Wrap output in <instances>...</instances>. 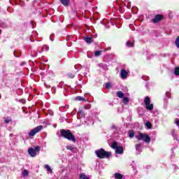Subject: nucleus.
<instances>
[{"instance_id":"1","label":"nucleus","mask_w":179,"mask_h":179,"mask_svg":"<svg viewBox=\"0 0 179 179\" xmlns=\"http://www.w3.org/2000/svg\"><path fill=\"white\" fill-rule=\"evenodd\" d=\"M60 134L65 139H68V141H71L72 142H76L75 136H73L71 130L61 129Z\"/></svg>"},{"instance_id":"30","label":"nucleus","mask_w":179,"mask_h":179,"mask_svg":"<svg viewBox=\"0 0 179 179\" xmlns=\"http://www.w3.org/2000/svg\"><path fill=\"white\" fill-rule=\"evenodd\" d=\"M106 89H110L111 87V83H107L106 84Z\"/></svg>"},{"instance_id":"33","label":"nucleus","mask_w":179,"mask_h":179,"mask_svg":"<svg viewBox=\"0 0 179 179\" xmlns=\"http://www.w3.org/2000/svg\"><path fill=\"white\" fill-rule=\"evenodd\" d=\"M166 96H167V97H169V99H170V92H167L166 93Z\"/></svg>"},{"instance_id":"14","label":"nucleus","mask_w":179,"mask_h":179,"mask_svg":"<svg viewBox=\"0 0 179 179\" xmlns=\"http://www.w3.org/2000/svg\"><path fill=\"white\" fill-rule=\"evenodd\" d=\"M12 121V118L7 117L4 118V122L6 124H9Z\"/></svg>"},{"instance_id":"26","label":"nucleus","mask_w":179,"mask_h":179,"mask_svg":"<svg viewBox=\"0 0 179 179\" xmlns=\"http://www.w3.org/2000/svg\"><path fill=\"white\" fill-rule=\"evenodd\" d=\"M91 108H92V105L90 104H87L84 106L85 110H90Z\"/></svg>"},{"instance_id":"16","label":"nucleus","mask_w":179,"mask_h":179,"mask_svg":"<svg viewBox=\"0 0 179 179\" xmlns=\"http://www.w3.org/2000/svg\"><path fill=\"white\" fill-rule=\"evenodd\" d=\"M80 179H90L89 176H86L85 173H80Z\"/></svg>"},{"instance_id":"23","label":"nucleus","mask_w":179,"mask_h":179,"mask_svg":"<svg viewBox=\"0 0 179 179\" xmlns=\"http://www.w3.org/2000/svg\"><path fill=\"white\" fill-rule=\"evenodd\" d=\"M129 102V99H128L127 97H123V103L124 104H128Z\"/></svg>"},{"instance_id":"28","label":"nucleus","mask_w":179,"mask_h":179,"mask_svg":"<svg viewBox=\"0 0 179 179\" xmlns=\"http://www.w3.org/2000/svg\"><path fill=\"white\" fill-rule=\"evenodd\" d=\"M73 149H75V148H73V147H72V146H71V145H67L66 146V150H73Z\"/></svg>"},{"instance_id":"25","label":"nucleus","mask_w":179,"mask_h":179,"mask_svg":"<svg viewBox=\"0 0 179 179\" xmlns=\"http://www.w3.org/2000/svg\"><path fill=\"white\" fill-rule=\"evenodd\" d=\"M29 175V171L27 170H24V171H22V176L23 177H26V176Z\"/></svg>"},{"instance_id":"20","label":"nucleus","mask_w":179,"mask_h":179,"mask_svg":"<svg viewBox=\"0 0 179 179\" xmlns=\"http://www.w3.org/2000/svg\"><path fill=\"white\" fill-rule=\"evenodd\" d=\"M127 45L128 47H134V42H131V41H129L127 42Z\"/></svg>"},{"instance_id":"3","label":"nucleus","mask_w":179,"mask_h":179,"mask_svg":"<svg viewBox=\"0 0 179 179\" xmlns=\"http://www.w3.org/2000/svg\"><path fill=\"white\" fill-rule=\"evenodd\" d=\"M136 138L138 141H143L146 143L150 142V137L146 134L140 133L138 135L136 136Z\"/></svg>"},{"instance_id":"12","label":"nucleus","mask_w":179,"mask_h":179,"mask_svg":"<svg viewBox=\"0 0 179 179\" xmlns=\"http://www.w3.org/2000/svg\"><path fill=\"white\" fill-rule=\"evenodd\" d=\"M115 178L116 179H122V174L116 173H115Z\"/></svg>"},{"instance_id":"4","label":"nucleus","mask_w":179,"mask_h":179,"mask_svg":"<svg viewBox=\"0 0 179 179\" xmlns=\"http://www.w3.org/2000/svg\"><path fill=\"white\" fill-rule=\"evenodd\" d=\"M40 152V147L36 146L34 148H31L28 149V153L31 157H36L37 156V153Z\"/></svg>"},{"instance_id":"32","label":"nucleus","mask_w":179,"mask_h":179,"mask_svg":"<svg viewBox=\"0 0 179 179\" xmlns=\"http://www.w3.org/2000/svg\"><path fill=\"white\" fill-rule=\"evenodd\" d=\"M140 147H141V144H136V150H138V149H139Z\"/></svg>"},{"instance_id":"7","label":"nucleus","mask_w":179,"mask_h":179,"mask_svg":"<svg viewBox=\"0 0 179 179\" xmlns=\"http://www.w3.org/2000/svg\"><path fill=\"white\" fill-rule=\"evenodd\" d=\"M120 76L122 79H127L128 78V72H127L126 69H122L120 71Z\"/></svg>"},{"instance_id":"11","label":"nucleus","mask_w":179,"mask_h":179,"mask_svg":"<svg viewBox=\"0 0 179 179\" xmlns=\"http://www.w3.org/2000/svg\"><path fill=\"white\" fill-rule=\"evenodd\" d=\"M84 40L87 42V44H92V42L93 41L92 37H85Z\"/></svg>"},{"instance_id":"10","label":"nucleus","mask_w":179,"mask_h":179,"mask_svg":"<svg viewBox=\"0 0 179 179\" xmlns=\"http://www.w3.org/2000/svg\"><path fill=\"white\" fill-rule=\"evenodd\" d=\"M62 5L64 6H68L69 5V0H59Z\"/></svg>"},{"instance_id":"15","label":"nucleus","mask_w":179,"mask_h":179,"mask_svg":"<svg viewBox=\"0 0 179 179\" xmlns=\"http://www.w3.org/2000/svg\"><path fill=\"white\" fill-rule=\"evenodd\" d=\"M45 169H46L47 171H48L49 173H52V169H51V167H50V165L45 164Z\"/></svg>"},{"instance_id":"29","label":"nucleus","mask_w":179,"mask_h":179,"mask_svg":"<svg viewBox=\"0 0 179 179\" xmlns=\"http://www.w3.org/2000/svg\"><path fill=\"white\" fill-rule=\"evenodd\" d=\"M68 76H69V78H71V79H73V78H75V74H73V73H69Z\"/></svg>"},{"instance_id":"2","label":"nucleus","mask_w":179,"mask_h":179,"mask_svg":"<svg viewBox=\"0 0 179 179\" xmlns=\"http://www.w3.org/2000/svg\"><path fill=\"white\" fill-rule=\"evenodd\" d=\"M95 153L99 159H104V157L108 158L111 155L110 152L104 150L103 148L96 150Z\"/></svg>"},{"instance_id":"5","label":"nucleus","mask_w":179,"mask_h":179,"mask_svg":"<svg viewBox=\"0 0 179 179\" xmlns=\"http://www.w3.org/2000/svg\"><path fill=\"white\" fill-rule=\"evenodd\" d=\"M144 103L145 104V108L152 111L153 110V103H150V98L149 96H145L144 99Z\"/></svg>"},{"instance_id":"31","label":"nucleus","mask_w":179,"mask_h":179,"mask_svg":"<svg viewBox=\"0 0 179 179\" xmlns=\"http://www.w3.org/2000/svg\"><path fill=\"white\" fill-rule=\"evenodd\" d=\"M175 124L177 125V127H178L179 128V119L176 118L175 119Z\"/></svg>"},{"instance_id":"19","label":"nucleus","mask_w":179,"mask_h":179,"mask_svg":"<svg viewBox=\"0 0 179 179\" xmlns=\"http://www.w3.org/2000/svg\"><path fill=\"white\" fill-rule=\"evenodd\" d=\"M129 138H134L135 136V134L134 133V131H129Z\"/></svg>"},{"instance_id":"21","label":"nucleus","mask_w":179,"mask_h":179,"mask_svg":"<svg viewBox=\"0 0 179 179\" xmlns=\"http://www.w3.org/2000/svg\"><path fill=\"white\" fill-rule=\"evenodd\" d=\"M145 126L147 128H148V129H150L152 128V123H150V122H147L145 123Z\"/></svg>"},{"instance_id":"36","label":"nucleus","mask_w":179,"mask_h":179,"mask_svg":"<svg viewBox=\"0 0 179 179\" xmlns=\"http://www.w3.org/2000/svg\"><path fill=\"white\" fill-rule=\"evenodd\" d=\"M0 34H1V29H0Z\"/></svg>"},{"instance_id":"6","label":"nucleus","mask_w":179,"mask_h":179,"mask_svg":"<svg viewBox=\"0 0 179 179\" xmlns=\"http://www.w3.org/2000/svg\"><path fill=\"white\" fill-rule=\"evenodd\" d=\"M41 129H43V126L42 125L38 126L30 131V132L29 133V136H34V135H36V134H38V132H40Z\"/></svg>"},{"instance_id":"27","label":"nucleus","mask_w":179,"mask_h":179,"mask_svg":"<svg viewBox=\"0 0 179 179\" xmlns=\"http://www.w3.org/2000/svg\"><path fill=\"white\" fill-rule=\"evenodd\" d=\"M175 75H176V76H178L179 75V67H177L175 69V72H174Z\"/></svg>"},{"instance_id":"9","label":"nucleus","mask_w":179,"mask_h":179,"mask_svg":"<svg viewBox=\"0 0 179 179\" xmlns=\"http://www.w3.org/2000/svg\"><path fill=\"white\" fill-rule=\"evenodd\" d=\"M115 153H117L118 155H122V153H124V148L122 146H118L115 150Z\"/></svg>"},{"instance_id":"34","label":"nucleus","mask_w":179,"mask_h":179,"mask_svg":"<svg viewBox=\"0 0 179 179\" xmlns=\"http://www.w3.org/2000/svg\"><path fill=\"white\" fill-rule=\"evenodd\" d=\"M78 114H83V111L80 110L78 113Z\"/></svg>"},{"instance_id":"24","label":"nucleus","mask_w":179,"mask_h":179,"mask_svg":"<svg viewBox=\"0 0 179 179\" xmlns=\"http://www.w3.org/2000/svg\"><path fill=\"white\" fill-rule=\"evenodd\" d=\"M117 142H113L111 145V148H113V149H116L117 148Z\"/></svg>"},{"instance_id":"8","label":"nucleus","mask_w":179,"mask_h":179,"mask_svg":"<svg viewBox=\"0 0 179 179\" xmlns=\"http://www.w3.org/2000/svg\"><path fill=\"white\" fill-rule=\"evenodd\" d=\"M163 20V15H155V18L152 19L153 23H158V22H160V20Z\"/></svg>"},{"instance_id":"17","label":"nucleus","mask_w":179,"mask_h":179,"mask_svg":"<svg viewBox=\"0 0 179 179\" xmlns=\"http://www.w3.org/2000/svg\"><path fill=\"white\" fill-rule=\"evenodd\" d=\"M101 52H103V51H101V50L96 51L94 52L95 57H100V55H101Z\"/></svg>"},{"instance_id":"35","label":"nucleus","mask_w":179,"mask_h":179,"mask_svg":"<svg viewBox=\"0 0 179 179\" xmlns=\"http://www.w3.org/2000/svg\"><path fill=\"white\" fill-rule=\"evenodd\" d=\"M50 40H51V41H54V39H52V38H50Z\"/></svg>"},{"instance_id":"13","label":"nucleus","mask_w":179,"mask_h":179,"mask_svg":"<svg viewBox=\"0 0 179 179\" xmlns=\"http://www.w3.org/2000/svg\"><path fill=\"white\" fill-rule=\"evenodd\" d=\"M117 96L120 99H122V97H124V93L121 91H119L117 92Z\"/></svg>"},{"instance_id":"18","label":"nucleus","mask_w":179,"mask_h":179,"mask_svg":"<svg viewBox=\"0 0 179 179\" xmlns=\"http://www.w3.org/2000/svg\"><path fill=\"white\" fill-rule=\"evenodd\" d=\"M76 99L78 101H86V99H85V98H83L82 96H77Z\"/></svg>"},{"instance_id":"22","label":"nucleus","mask_w":179,"mask_h":179,"mask_svg":"<svg viewBox=\"0 0 179 179\" xmlns=\"http://www.w3.org/2000/svg\"><path fill=\"white\" fill-rule=\"evenodd\" d=\"M176 45L178 48H179V36L176 38L175 41Z\"/></svg>"}]
</instances>
